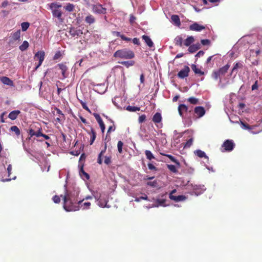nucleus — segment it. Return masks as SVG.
<instances>
[{"label":"nucleus","instance_id":"obj_1","mask_svg":"<svg viewBox=\"0 0 262 262\" xmlns=\"http://www.w3.org/2000/svg\"><path fill=\"white\" fill-rule=\"evenodd\" d=\"M65 193L61 195L63 199V208L66 211H75L79 210V205L81 204L82 200H78L79 191L75 189L69 190L64 185Z\"/></svg>","mask_w":262,"mask_h":262},{"label":"nucleus","instance_id":"obj_2","mask_svg":"<svg viewBox=\"0 0 262 262\" xmlns=\"http://www.w3.org/2000/svg\"><path fill=\"white\" fill-rule=\"evenodd\" d=\"M94 199L98 202V206L102 208H110V206L107 205L108 201V195L105 193H101L98 191H94L92 193Z\"/></svg>","mask_w":262,"mask_h":262},{"label":"nucleus","instance_id":"obj_3","mask_svg":"<svg viewBox=\"0 0 262 262\" xmlns=\"http://www.w3.org/2000/svg\"><path fill=\"white\" fill-rule=\"evenodd\" d=\"M113 56L115 58L130 59L134 58L135 54L134 52L130 50L123 49L115 51Z\"/></svg>","mask_w":262,"mask_h":262},{"label":"nucleus","instance_id":"obj_4","mask_svg":"<svg viewBox=\"0 0 262 262\" xmlns=\"http://www.w3.org/2000/svg\"><path fill=\"white\" fill-rule=\"evenodd\" d=\"M42 133L41 125L38 123H34L30 126L28 129V133L31 137L35 136L38 138V135Z\"/></svg>","mask_w":262,"mask_h":262},{"label":"nucleus","instance_id":"obj_5","mask_svg":"<svg viewBox=\"0 0 262 262\" xmlns=\"http://www.w3.org/2000/svg\"><path fill=\"white\" fill-rule=\"evenodd\" d=\"M49 8H50L52 15L54 17L61 19L62 12L61 11L59 10V8H61V5L58 4L56 3H52L49 4Z\"/></svg>","mask_w":262,"mask_h":262},{"label":"nucleus","instance_id":"obj_6","mask_svg":"<svg viewBox=\"0 0 262 262\" xmlns=\"http://www.w3.org/2000/svg\"><path fill=\"white\" fill-rule=\"evenodd\" d=\"M229 68L230 65L227 64L226 66H223L222 68H219V70L213 71L212 74V78L215 80H217L221 77L225 76L226 73L228 72Z\"/></svg>","mask_w":262,"mask_h":262},{"label":"nucleus","instance_id":"obj_7","mask_svg":"<svg viewBox=\"0 0 262 262\" xmlns=\"http://www.w3.org/2000/svg\"><path fill=\"white\" fill-rule=\"evenodd\" d=\"M235 144L232 140H226L222 145V152H231L235 147Z\"/></svg>","mask_w":262,"mask_h":262},{"label":"nucleus","instance_id":"obj_8","mask_svg":"<svg viewBox=\"0 0 262 262\" xmlns=\"http://www.w3.org/2000/svg\"><path fill=\"white\" fill-rule=\"evenodd\" d=\"M56 68H58L59 70H60L61 74H62V78L61 79H64L65 78H67L69 76V73L68 72V68L66 64V62L63 63H58L56 65Z\"/></svg>","mask_w":262,"mask_h":262},{"label":"nucleus","instance_id":"obj_9","mask_svg":"<svg viewBox=\"0 0 262 262\" xmlns=\"http://www.w3.org/2000/svg\"><path fill=\"white\" fill-rule=\"evenodd\" d=\"M45 53L43 51H38L35 53L34 56L35 60H38V63L35 67V70L37 69L42 64L43 60H45Z\"/></svg>","mask_w":262,"mask_h":262},{"label":"nucleus","instance_id":"obj_10","mask_svg":"<svg viewBox=\"0 0 262 262\" xmlns=\"http://www.w3.org/2000/svg\"><path fill=\"white\" fill-rule=\"evenodd\" d=\"M190 72V68L188 66H185L184 69L181 70L177 74V76L181 79H184L187 77L189 76V73Z\"/></svg>","mask_w":262,"mask_h":262},{"label":"nucleus","instance_id":"obj_11","mask_svg":"<svg viewBox=\"0 0 262 262\" xmlns=\"http://www.w3.org/2000/svg\"><path fill=\"white\" fill-rule=\"evenodd\" d=\"M92 11L95 13L105 14L106 13V9L102 7L100 4H95L92 5Z\"/></svg>","mask_w":262,"mask_h":262},{"label":"nucleus","instance_id":"obj_12","mask_svg":"<svg viewBox=\"0 0 262 262\" xmlns=\"http://www.w3.org/2000/svg\"><path fill=\"white\" fill-rule=\"evenodd\" d=\"M205 29V26L201 25L196 22L189 26V30L193 31L199 32Z\"/></svg>","mask_w":262,"mask_h":262},{"label":"nucleus","instance_id":"obj_13","mask_svg":"<svg viewBox=\"0 0 262 262\" xmlns=\"http://www.w3.org/2000/svg\"><path fill=\"white\" fill-rule=\"evenodd\" d=\"M69 33L72 37L79 36L82 34L81 30L77 29L75 28H71L70 29H69Z\"/></svg>","mask_w":262,"mask_h":262},{"label":"nucleus","instance_id":"obj_14","mask_svg":"<svg viewBox=\"0 0 262 262\" xmlns=\"http://www.w3.org/2000/svg\"><path fill=\"white\" fill-rule=\"evenodd\" d=\"M194 113L199 118H200L205 114V110L202 106H196L194 109Z\"/></svg>","mask_w":262,"mask_h":262},{"label":"nucleus","instance_id":"obj_15","mask_svg":"<svg viewBox=\"0 0 262 262\" xmlns=\"http://www.w3.org/2000/svg\"><path fill=\"white\" fill-rule=\"evenodd\" d=\"M169 199L174 201L180 202L183 201L186 199V197L185 195H172V194H170Z\"/></svg>","mask_w":262,"mask_h":262},{"label":"nucleus","instance_id":"obj_16","mask_svg":"<svg viewBox=\"0 0 262 262\" xmlns=\"http://www.w3.org/2000/svg\"><path fill=\"white\" fill-rule=\"evenodd\" d=\"M20 112L18 110L13 111L9 113V118L12 120H15L17 117Z\"/></svg>","mask_w":262,"mask_h":262},{"label":"nucleus","instance_id":"obj_17","mask_svg":"<svg viewBox=\"0 0 262 262\" xmlns=\"http://www.w3.org/2000/svg\"><path fill=\"white\" fill-rule=\"evenodd\" d=\"M55 110L56 112V114L58 115V117L56 118V121L60 123L62 120H64V115L62 114L61 111L58 108L55 107Z\"/></svg>","mask_w":262,"mask_h":262},{"label":"nucleus","instance_id":"obj_18","mask_svg":"<svg viewBox=\"0 0 262 262\" xmlns=\"http://www.w3.org/2000/svg\"><path fill=\"white\" fill-rule=\"evenodd\" d=\"M188 110V106L184 104H180L178 107V111L179 115L181 117L183 118V113H186Z\"/></svg>","mask_w":262,"mask_h":262},{"label":"nucleus","instance_id":"obj_19","mask_svg":"<svg viewBox=\"0 0 262 262\" xmlns=\"http://www.w3.org/2000/svg\"><path fill=\"white\" fill-rule=\"evenodd\" d=\"M2 82L6 85L13 86V82L9 78L7 77H2L0 78Z\"/></svg>","mask_w":262,"mask_h":262},{"label":"nucleus","instance_id":"obj_20","mask_svg":"<svg viewBox=\"0 0 262 262\" xmlns=\"http://www.w3.org/2000/svg\"><path fill=\"white\" fill-rule=\"evenodd\" d=\"M141 38H142L143 40H144V42H145L147 46H149V47L151 48L154 47L153 41L149 36L146 35H143Z\"/></svg>","mask_w":262,"mask_h":262},{"label":"nucleus","instance_id":"obj_21","mask_svg":"<svg viewBox=\"0 0 262 262\" xmlns=\"http://www.w3.org/2000/svg\"><path fill=\"white\" fill-rule=\"evenodd\" d=\"M171 20H172L173 24L177 27H180L181 25V21L179 15H173L171 16Z\"/></svg>","mask_w":262,"mask_h":262},{"label":"nucleus","instance_id":"obj_22","mask_svg":"<svg viewBox=\"0 0 262 262\" xmlns=\"http://www.w3.org/2000/svg\"><path fill=\"white\" fill-rule=\"evenodd\" d=\"M201 48L200 44L199 43L193 44L191 46H189L188 51L190 53H193L200 49Z\"/></svg>","mask_w":262,"mask_h":262},{"label":"nucleus","instance_id":"obj_23","mask_svg":"<svg viewBox=\"0 0 262 262\" xmlns=\"http://www.w3.org/2000/svg\"><path fill=\"white\" fill-rule=\"evenodd\" d=\"M162 119V117H161V114L159 113H157L155 114L152 118V121L155 123H159L161 120Z\"/></svg>","mask_w":262,"mask_h":262},{"label":"nucleus","instance_id":"obj_24","mask_svg":"<svg viewBox=\"0 0 262 262\" xmlns=\"http://www.w3.org/2000/svg\"><path fill=\"white\" fill-rule=\"evenodd\" d=\"M183 38L181 36H177L175 39H174V43H175L176 46H178L180 47L183 46Z\"/></svg>","mask_w":262,"mask_h":262},{"label":"nucleus","instance_id":"obj_25","mask_svg":"<svg viewBox=\"0 0 262 262\" xmlns=\"http://www.w3.org/2000/svg\"><path fill=\"white\" fill-rule=\"evenodd\" d=\"M157 204L154 205V207H158L159 206L165 207L166 205L164 204L166 202V200L164 199H156Z\"/></svg>","mask_w":262,"mask_h":262},{"label":"nucleus","instance_id":"obj_26","mask_svg":"<svg viewBox=\"0 0 262 262\" xmlns=\"http://www.w3.org/2000/svg\"><path fill=\"white\" fill-rule=\"evenodd\" d=\"M95 21V18H94V16L91 14L87 15L85 18V22L88 24L91 25L94 24Z\"/></svg>","mask_w":262,"mask_h":262},{"label":"nucleus","instance_id":"obj_27","mask_svg":"<svg viewBox=\"0 0 262 262\" xmlns=\"http://www.w3.org/2000/svg\"><path fill=\"white\" fill-rule=\"evenodd\" d=\"M194 41V38L192 36H190L184 40V45L186 47L191 46V43Z\"/></svg>","mask_w":262,"mask_h":262},{"label":"nucleus","instance_id":"obj_28","mask_svg":"<svg viewBox=\"0 0 262 262\" xmlns=\"http://www.w3.org/2000/svg\"><path fill=\"white\" fill-rule=\"evenodd\" d=\"M164 155L167 157L168 159H169L170 160H171V161L176 164V165L178 166L179 167L180 166V163L179 162V160L174 158V157H173L172 155L169 154H165Z\"/></svg>","mask_w":262,"mask_h":262},{"label":"nucleus","instance_id":"obj_29","mask_svg":"<svg viewBox=\"0 0 262 262\" xmlns=\"http://www.w3.org/2000/svg\"><path fill=\"white\" fill-rule=\"evenodd\" d=\"M29 44L28 41L25 40L23 42L21 46L19 47V49L21 50V51L23 52L26 51L29 47Z\"/></svg>","mask_w":262,"mask_h":262},{"label":"nucleus","instance_id":"obj_30","mask_svg":"<svg viewBox=\"0 0 262 262\" xmlns=\"http://www.w3.org/2000/svg\"><path fill=\"white\" fill-rule=\"evenodd\" d=\"M191 68L192 69V71H193V72H194L195 74H199L200 75H203L204 74V72L201 71L198 68H197V67L195 64H193L191 66Z\"/></svg>","mask_w":262,"mask_h":262},{"label":"nucleus","instance_id":"obj_31","mask_svg":"<svg viewBox=\"0 0 262 262\" xmlns=\"http://www.w3.org/2000/svg\"><path fill=\"white\" fill-rule=\"evenodd\" d=\"M20 30L13 32L12 34V38L14 41L19 40L20 39Z\"/></svg>","mask_w":262,"mask_h":262},{"label":"nucleus","instance_id":"obj_32","mask_svg":"<svg viewBox=\"0 0 262 262\" xmlns=\"http://www.w3.org/2000/svg\"><path fill=\"white\" fill-rule=\"evenodd\" d=\"M122 65L124 66L126 68H128L130 66H133L134 65L135 62L133 60H127L119 62Z\"/></svg>","mask_w":262,"mask_h":262},{"label":"nucleus","instance_id":"obj_33","mask_svg":"<svg viewBox=\"0 0 262 262\" xmlns=\"http://www.w3.org/2000/svg\"><path fill=\"white\" fill-rule=\"evenodd\" d=\"M126 110L130 112H135L140 111V107L139 106H133L129 105L126 107Z\"/></svg>","mask_w":262,"mask_h":262},{"label":"nucleus","instance_id":"obj_34","mask_svg":"<svg viewBox=\"0 0 262 262\" xmlns=\"http://www.w3.org/2000/svg\"><path fill=\"white\" fill-rule=\"evenodd\" d=\"M187 101L192 105H196L199 104V99L193 97H189L187 99Z\"/></svg>","mask_w":262,"mask_h":262},{"label":"nucleus","instance_id":"obj_35","mask_svg":"<svg viewBox=\"0 0 262 262\" xmlns=\"http://www.w3.org/2000/svg\"><path fill=\"white\" fill-rule=\"evenodd\" d=\"M91 136L90 144L92 145L93 143H94V142L96 138V132H95V130L94 128H91Z\"/></svg>","mask_w":262,"mask_h":262},{"label":"nucleus","instance_id":"obj_36","mask_svg":"<svg viewBox=\"0 0 262 262\" xmlns=\"http://www.w3.org/2000/svg\"><path fill=\"white\" fill-rule=\"evenodd\" d=\"M144 153H145L146 158L149 160H151L155 159V157L150 151L146 150L145 151H144Z\"/></svg>","mask_w":262,"mask_h":262},{"label":"nucleus","instance_id":"obj_37","mask_svg":"<svg viewBox=\"0 0 262 262\" xmlns=\"http://www.w3.org/2000/svg\"><path fill=\"white\" fill-rule=\"evenodd\" d=\"M195 154L197 156H198L200 158H203L205 157L206 158H208V157L206 156V154L205 152L201 150H196L195 151Z\"/></svg>","mask_w":262,"mask_h":262},{"label":"nucleus","instance_id":"obj_38","mask_svg":"<svg viewBox=\"0 0 262 262\" xmlns=\"http://www.w3.org/2000/svg\"><path fill=\"white\" fill-rule=\"evenodd\" d=\"M167 167L170 171L173 172V173H177L178 172L177 168L174 165H167Z\"/></svg>","mask_w":262,"mask_h":262},{"label":"nucleus","instance_id":"obj_39","mask_svg":"<svg viewBox=\"0 0 262 262\" xmlns=\"http://www.w3.org/2000/svg\"><path fill=\"white\" fill-rule=\"evenodd\" d=\"M10 130H11L13 132H14L16 134V135L18 136L20 135V130L18 128V126H12L11 127H10Z\"/></svg>","mask_w":262,"mask_h":262},{"label":"nucleus","instance_id":"obj_40","mask_svg":"<svg viewBox=\"0 0 262 262\" xmlns=\"http://www.w3.org/2000/svg\"><path fill=\"white\" fill-rule=\"evenodd\" d=\"M91 204L90 202H85L80 205V208L83 207V209H88L91 207Z\"/></svg>","mask_w":262,"mask_h":262},{"label":"nucleus","instance_id":"obj_41","mask_svg":"<svg viewBox=\"0 0 262 262\" xmlns=\"http://www.w3.org/2000/svg\"><path fill=\"white\" fill-rule=\"evenodd\" d=\"M193 143V139L192 138L189 139L187 141L186 143H185V145L184 146V148H188L191 146H192Z\"/></svg>","mask_w":262,"mask_h":262},{"label":"nucleus","instance_id":"obj_42","mask_svg":"<svg viewBox=\"0 0 262 262\" xmlns=\"http://www.w3.org/2000/svg\"><path fill=\"white\" fill-rule=\"evenodd\" d=\"M74 8V5L73 4H71L70 3H69L67 4V5L65 7L66 10L71 12L73 10V9Z\"/></svg>","mask_w":262,"mask_h":262},{"label":"nucleus","instance_id":"obj_43","mask_svg":"<svg viewBox=\"0 0 262 262\" xmlns=\"http://www.w3.org/2000/svg\"><path fill=\"white\" fill-rule=\"evenodd\" d=\"M21 29L23 31H26L29 27V23L28 22H23L21 25Z\"/></svg>","mask_w":262,"mask_h":262},{"label":"nucleus","instance_id":"obj_44","mask_svg":"<svg viewBox=\"0 0 262 262\" xmlns=\"http://www.w3.org/2000/svg\"><path fill=\"white\" fill-rule=\"evenodd\" d=\"M105 151V148H104V149L103 150H102L100 152V153L99 154V155H98L97 162L99 164H102V158H101V157L104 154Z\"/></svg>","mask_w":262,"mask_h":262},{"label":"nucleus","instance_id":"obj_45","mask_svg":"<svg viewBox=\"0 0 262 262\" xmlns=\"http://www.w3.org/2000/svg\"><path fill=\"white\" fill-rule=\"evenodd\" d=\"M243 65L241 63L239 62H236L234 66H233V67L232 69V73L236 70L237 68H242Z\"/></svg>","mask_w":262,"mask_h":262},{"label":"nucleus","instance_id":"obj_46","mask_svg":"<svg viewBox=\"0 0 262 262\" xmlns=\"http://www.w3.org/2000/svg\"><path fill=\"white\" fill-rule=\"evenodd\" d=\"M123 146V143L121 141H119L117 143V148H118V151L119 152L120 154H121L122 152V148Z\"/></svg>","mask_w":262,"mask_h":262},{"label":"nucleus","instance_id":"obj_47","mask_svg":"<svg viewBox=\"0 0 262 262\" xmlns=\"http://www.w3.org/2000/svg\"><path fill=\"white\" fill-rule=\"evenodd\" d=\"M241 125L243 128L245 129H251L253 128V126H249L248 124L245 123L241 121Z\"/></svg>","mask_w":262,"mask_h":262},{"label":"nucleus","instance_id":"obj_48","mask_svg":"<svg viewBox=\"0 0 262 262\" xmlns=\"http://www.w3.org/2000/svg\"><path fill=\"white\" fill-rule=\"evenodd\" d=\"M61 56H62V54H61V52L57 51V52L55 53L54 57H53V59H54V60H58V59L61 58Z\"/></svg>","mask_w":262,"mask_h":262},{"label":"nucleus","instance_id":"obj_49","mask_svg":"<svg viewBox=\"0 0 262 262\" xmlns=\"http://www.w3.org/2000/svg\"><path fill=\"white\" fill-rule=\"evenodd\" d=\"M146 116L145 115H142L140 116L139 118H138V122L140 123H142L146 120Z\"/></svg>","mask_w":262,"mask_h":262},{"label":"nucleus","instance_id":"obj_50","mask_svg":"<svg viewBox=\"0 0 262 262\" xmlns=\"http://www.w3.org/2000/svg\"><path fill=\"white\" fill-rule=\"evenodd\" d=\"M52 200L56 204H58L59 203L60 201H61V199L58 195H55L53 196Z\"/></svg>","mask_w":262,"mask_h":262},{"label":"nucleus","instance_id":"obj_51","mask_svg":"<svg viewBox=\"0 0 262 262\" xmlns=\"http://www.w3.org/2000/svg\"><path fill=\"white\" fill-rule=\"evenodd\" d=\"M94 116L95 119H96L97 121L98 122V123L102 122L101 118L100 117V116L98 114L94 113Z\"/></svg>","mask_w":262,"mask_h":262},{"label":"nucleus","instance_id":"obj_52","mask_svg":"<svg viewBox=\"0 0 262 262\" xmlns=\"http://www.w3.org/2000/svg\"><path fill=\"white\" fill-rule=\"evenodd\" d=\"M147 166H148V168H149L151 170H154V171L157 170L156 167L155 166H154V164H152L150 163H148Z\"/></svg>","mask_w":262,"mask_h":262},{"label":"nucleus","instance_id":"obj_53","mask_svg":"<svg viewBox=\"0 0 262 262\" xmlns=\"http://www.w3.org/2000/svg\"><path fill=\"white\" fill-rule=\"evenodd\" d=\"M201 43L203 46L209 45L210 43V40L208 39H202L201 40Z\"/></svg>","mask_w":262,"mask_h":262},{"label":"nucleus","instance_id":"obj_54","mask_svg":"<svg viewBox=\"0 0 262 262\" xmlns=\"http://www.w3.org/2000/svg\"><path fill=\"white\" fill-rule=\"evenodd\" d=\"M98 123V124L100 125V128H101L102 133H104V130H105V125L104 124L103 121L99 122V123Z\"/></svg>","mask_w":262,"mask_h":262},{"label":"nucleus","instance_id":"obj_55","mask_svg":"<svg viewBox=\"0 0 262 262\" xmlns=\"http://www.w3.org/2000/svg\"><path fill=\"white\" fill-rule=\"evenodd\" d=\"M104 163L105 164L108 165L111 163V158L109 157H105Z\"/></svg>","mask_w":262,"mask_h":262},{"label":"nucleus","instance_id":"obj_56","mask_svg":"<svg viewBox=\"0 0 262 262\" xmlns=\"http://www.w3.org/2000/svg\"><path fill=\"white\" fill-rule=\"evenodd\" d=\"M132 41H133L134 44L137 45L138 46L140 45V40H139V39L138 38H134V39H132Z\"/></svg>","mask_w":262,"mask_h":262},{"label":"nucleus","instance_id":"obj_57","mask_svg":"<svg viewBox=\"0 0 262 262\" xmlns=\"http://www.w3.org/2000/svg\"><path fill=\"white\" fill-rule=\"evenodd\" d=\"M80 104L82 106V107H83V108H84L85 110L88 111H89V109L88 108V106H87V105L85 104V103L82 101H80Z\"/></svg>","mask_w":262,"mask_h":262},{"label":"nucleus","instance_id":"obj_58","mask_svg":"<svg viewBox=\"0 0 262 262\" xmlns=\"http://www.w3.org/2000/svg\"><path fill=\"white\" fill-rule=\"evenodd\" d=\"M257 89H258V81L256 80L254 82V84L252 85L251 89H252V91H254Z\"/></svg>","mask_w":262,"mask_h":262},{"label":"nucleus","instance_id":"obj_59","mask_svg":"<svg viewBox=\"0 0 262 262\" xmlns=\"http://www.w3.org/2000/svg\"><path fill=\"white\" fill-rule=\"evenodd\" d=\"M147 185L152 186V187H156L157 185V182L156 181L147 182Z\"/></svg>","mask_w":262,"mask_h":262},{"label":"nucleus","instance_id":"obj_60","mask_svg":"<svg viewBox=\"0 0 262 262\" xmlns=\"http://www.w3.org/2000/svg\"><path fill=\"white\" fill-rule=\"evenodd\" d=\"M43 137V138H45V139L46 140H47L50 139V137L48 135L43 134L42 133L41 134H40L38 135V137Z\"/></svg>","mask_w":262,"mask_h":262},{"label":"nucleus","instance_id":"obj_61","mask_svg":"<svg viewBox=\"0 0 262 262\" xmlns=\"http://www.w3.org/2000/svg\"><path fill=\"white\" fill-rule=\"evenodd\" d=\"M9 5V2L8 1H5L2 2V8H6Z\"/></svg>","mask_w":262,"mask_h":262},{"label":"nucleus","instance_id":"obj_62","mask_svg":"<svg viewBox=\"0 0 262 262\" xmlns=\"http://www.w3.org/2000/svg\"><path fill=\"white\" fill-rule=\"evenodd\" d=\"M112 33H113V34L114 35H116L118 37H120V38H121V36H124V35H121L120 32H118V31H113V32H112Z\"/></svg>","mask_w":262,"mask_h":262},{"label":"nucleus","instance_id":"obj_63","mask_svg":"<svg viewBox=\"0 0 262 262\" xmlns=\"http://www.w3.org/2000/svg\"><path fill=\"white\" fill-rule=\"evenodd\" d=\"M204 54V52L203 51H200L199 52L197 53V54L195 55L196 57H200L201 56H202Z\"/></svg>","mask_w":262,"mask_h":262},{"label":"nucleus","instance_id":"obj_64","mask_svg":"<svg viewBox=\"0 0 262 262\" xmlns=\"http://www.w3.org/2000/svg\"><path fill=\"white\" fill-rule=\"evenodd\" d=\"M121 38L122 40H123L124 41H131L132 40L131 38H127L126 36H125L124 35L121 36Z\"/></svg>","mask_w":262,"mask_h":262}]
</instances>
